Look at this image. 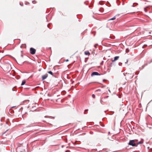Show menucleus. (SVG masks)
Wrapping results in <instances>:
<instances>
[{
  "label": "nucleus",
  "mask_w": 152,
  "mask_h": 152,
  "mask_svg": "<svg viewBox=\"0 0 152 152\" xmlns=\"http://www.w3.org/2000/svg\"><path fill=\"white\" fill-rule=\"evenodd\" d=\"M2 68L4 71L6 72H9L12 69L11 64L8 62L5 63L3 65Z\"/></svg>",
  "instance_id": "f257e3e1"
},
{
  "label": "nucleus",
  "mask_w": 152,
  "mask_h": 152,
  "mask_svg": "<svg viewBox=\"0 0 152 152\" xmlns=\"http://www.w3.org/2000/svg\"><path fill=\"white\" fill-rule=\"evenodd\" d=\"M137 141V140H130L128 143L129 145L132 146L133 147L137 146V144L135 143V142Z\"/></svg>",
  "instance_id": "f03ea898"
},
{
  "label": "nucleus",
  "mask_w": 152,
  "mask_h": 152,
  "mask_svg": "<svg viewBox=\"0 0 152 152\" xmlns=\"http://www.w3.org/2000/svg\"><path fill=\"white\" fill-rule=\"evenodd\" d=\"M30 53L32 54H34L36 52V50L34 48H31L30 50Z\"/></svg>",
  "instance_id": "7ed1b4c3"
},
{
  "label": "nucleus",
  "mask_w": 152,
  "mask_h": 152,
  "mask_svg": "<svg viewBox=\"0 0 152 152\" xmlns=\"http://www.w3.org/2000/svg\"><path fill=\"white\" fill-rule=\"evenodd\" d=\"M100 75L98 72H93L91 74V76H93L94 75Z\"/></svg>",
  "instance_id": "20e7f679"
},
{
  "label": "nucleus",
  "mask_w": 152,
  "mask_h": 152,
  "mask_svg": "<svg viewBox=\"0 0 152 152\" xmlns=\"http://www.w3.org/2000/svg\"><path fill=\"white\" fill-rule=\"evenodd\" d=\"M48 76V75L46 74L45 75H43L42 77V80H44L46 79Z\"/></svg>",
  "instance_id": "39448f33"
},
{
  "label": "nucleus",
  "mask_w": 152,
  "mask_h": 152,
  "mask_svg": "<svg viewBox=\"0 0 152 152\" xmlns=\"http://www.w3.org/2000/svg\"><path fill=\"white\" fill-rule=\"evenodd\" d=\"M84 54L85 55H88V56H89L90 55V53L88 51H85Z\"/></svg>",
  "instance_id": "423d86ee"
},
{
  "label": "nucleus",
  "mask_w": 152,
  "mask_h": 152,
  "mask_svg": "<svg viewBox=\"0 0 152 152\" xmlns=\"http://www.w3.org/2000/svg\"><path fill=\"white\" fill-rule=\"evenodd\" d=\"M36 110V106H33L32 107V109L31 111H34Z\"/></svg>",
  "instance_id": "0eeeda50"
},
{
  "label": "nucleus",
  "mask_w": 152,
  "mask_h": 152,
  "mask_svg": "<svg viewBox=\"0 0 152 152\" xmlns=\"http://www.w3.org/2000/svg\"><path fill=\"white\" fill-rule=\"evenodd\" d=\"M26 81L25 80H23L22 82V83H21V86L23 85H24L25 84V83H26Z\"/></svg>",
  "instance_id": "6e6552de"
},
{
  "label": "nucleus",
  "mask_w": 152,
  "mask_h": 152,
  "mask_svg": "<svg viewBox=\"0 0 152 152\" xmlns=\"http://www.w3.org/2000/svg\"><path fill=\"white\" fill-rule=\"evenodd\" d=\"M48 73L50 74L51 75H52L53 76H54L53 72L51 71H48Z\"/></svg>",
  "instance_id": "1a4fd4ad"
},
{
  "label": "nucleus",
  "mask_w": 152,
  "mask_h": 152,
  "mask_svg": "<svg viewBox=\"0 0 152 152\" xmlns=\"http://www.w3.org/2000/svg\"><path fill=\"white\" fill-rule=\"evenodd\" d=\"M143 143V141H141L139 142H138L136 144H137V145H138L140 144H142Z\"/></svg>",
  "instance_id": "9d476101"
},
{
  "label": "nucleus",
  "mask_w": 152,
  "mask_h": 152,
  "mask_svg": "<svg viewBox=\"0 0 152 152\" xmlns=\"http://www.w3.org/2000/svg\"><path fill=\"white\" fill-rule=\"evenodd\" d=\"M115 19V16L113 18L109 19L108 20L109 21V20H113Z\"/></svg>",
  "instance_id": "9b49d317"
},
{
  "label": "nucleus",
  "mask_w": 152,
  "mask_h": 152,
  "mask_svg": "<svg viewBox=\"0 0 152 152\" xmlns=\"http://www.w3.org/2000/svg\"><path fill=\"white\" fill-rule=\"evenodd\" d=\"M118 58H114V60H112V62H113L114 61H115L117 60L118 59Z\"/></svg>",
  "instance_id": "f8f14e48"
},
{
  "label": "nucleus",
  "mask_w": 152,
  "mask_h": 152,
  "mask_svg": "<svg viewBox=\"0 0 152 152\" xmlns=\"http://www.w3.org/2000/svg\"><path fill=\"white\" fill-rule=\"evenodd\" d=\"M92 98H93L94 99L95 97V95L94 94H93L92 95Z\"/></svg>",
  "instance_id": "ddd939ff"
},
{
  "label": "nucleus",
  "mask_w": 152,
  "mask_h": 152,
  "mask_svg": "<svg viewBox=\"0 0 152 152\" xmlns=\"http://www.w3.org/2000/svg\"><path fill=\"white\" fill-rule=\"evenodd\" d=\"M136 4L137 5H138V4H137V3H134L132 5V6L133 7H134L135 6L134 5V4Z\"/></svg>",
  "instance_id": "4468645a"
},
{
  "label": "nucleus",
  "mask_w": 152,
  "mask_h": 152,
  "mask_svg": "<svg viewBox=\"0 0 152 152\" xmlns=\"http://www.w3.org/2000/svg\"><path fill=\"white\" fill-rule=\"evenodd\" d=\"M88 110V109H86V110H85V112H84V113L85 114H86L85 112L87 111Z\"/></svg>",
  "instance_id": "2eb2a0df"
},
{
  "label": "nucleus",
  "mask_w": 152,
  "mask_h": 152,
  "mask_svg": "<svg viewBox=\"0 0 152 152\" xmlns=\"http://www.w3.org/2000/svg\"><path fill=\"white\" fill-rule=\"evenodd\" d=\"M144 11H145V12H147V9H146V8H144Z\"/></svg>",
  "instance_id": "dca6fc26"
},
{
  "label": "nucleus",
  "mask_w": 152,
  "mask_h": 152,
  "mask_svg": "<svg viewBox=\"0 0 152 152\" xmlns=\"http://www.w3.org/2000/svg\"><path fill=\"white\" fill-rule=\"evenodd\" d=\"M20 54H21V56H22H22H23V53H22V51H21V52H20Z\"/></svg>",
  "instance_id": "f3484780"
},
{
  "label": "nucleus",
  "mask_w": 152,
  "mask_h": 152,
  "mask_svg": "<svg viewBox=\"0 0 152 152\" xmlns=\"http://www.w3.org/2000/svg\"><path fill=\"white\" fill-rule=\"evenodd\" d=\"M32 3L33 4H35L36 3V1H32Z\"/></svg>",
  "instance_id": "a211bd4d"
},
{
  "label": "nucleus",
  "mask_w": 152,
  "mask_h": 152,
  "mask_svg": "<svg viewBox=\"0 0 152 152\" xmlns=\"http://www.w3.org/2000/svg\"><path fill=\"white\" fill-rule=\"evenodd\" d=\"M109 97L108 96H105L104 97V98H107Z\"/></svg>",
  "instance_id": "6ab92c4d"
},
{
  "label": "nucleus",
  "mask_w": 152,
  "mask_h": 152,
  "mask_svg": "<svg viewBox=\"0 0 152 152\" xmlns=\"http://www.w3.org/2000/svg\"><path fill=\"white\" fill-rule=\"evenodd\" d=\"M128 60H126V61L125 62V63L126 64L128 62Z\"/></svg>",
  "instance_id": "aec40b11"
},
{
  "label": "nucleus",
  "mask_w": 152,
  "mask_h": 152,
  "mask_svg": "<svg viewBox=\"0 0 152 152\" xmlns=\"http://www.w3.org/2000/svg\"><path fill=\"white\" fill-rule=\"evenodd\" d=\"M88 58V57H87V58H85V61H86V60H87Z\"/></svg>",
  "instance_id": "412c9836"
},
{
  "label": "nucleus",
  "mask_w": 152,
  "mask_h": 152,
  "mask_svg": "<svg viewBox=\"0 0 152 152\" xmlns=\"http://www.w3.org/2000/svg\"><path fill=\"white\" fill-rule=\"evenodd\" d=\"M65 61L66 62H67V61H69V60H68V59H66V60H65Z\"/></svg>",
  "instance_id": "4be33fe9"
},
{
  "label": "nucleus",
  "mask_w": 152,
  "mask_h": 152,
  "mask_svg": "<svg viewBox=\"0 0 152 152\" xmlns=\"http://www.w3.org/2000/svg\"><path fill=\"white\" fill-rule=\"evenodd\" d=\"M106 80H105V79H104V80H103V82H104V81H106Z\"/></svg>",
  "instance_id": "5701e85b"
},
{
  "label": "nucleus",
  "mask_w": 152,
  "mask_h": 152,
  "mask_svg": "<svg viewBox=\"0 0 152 152\" xmlns=\"http://www.w3.org/2000/svg\"><path fill=\"white\" fill-rule=\"evenodd\" d=\"M152 62V60L151 61H150V62H148V63H150Z\"/></svg>",
  "instance_id": "b1692460"
},
{
  "label": "nucleus",
  "mask_w": 152,
  "mask_h": 152,
  "mask_svg": "<svg viewBox=\"0 0 152 152\" xmlns=\"http://www.w3.org/2000/svg\"><path fill=\"white\" fill-rule=\"evenodd\" d=\"M120 64H122V63H119V65L120 66L121 65Z\"/></svg>",
  "instance_id": "393cba45"
},
{
  "label": "nucleus",
  "mask_w": 152,
  "mask_h": 152,
  "mask_svg": "<svg viewBox=\"0 0 152 152\" xmlns=\"http://www.w3.org/2000/svg\"><path fill=\"white\" fill-rule=\"evenodd\" d=\"M49 117V116H45V118H47V117Z\"/></svg>",
  "instance_id": "a878e982"
},
{
  "label": "nucleus",
  "mask_w": 152,
  "mask_h": 152,
  "mask_svg": "<svg viewBox=\"0 0 152 152\" xmlns=\"http://www.w3.org/2000/svg\"><path fill=\"white\" fill-rule=\"evenodd\" d=\"M102 100H100V102L101 103V104H102Z\"/></svg>",
  "instance_id": "bb28decb"
},
{
  "label": "nucleus",
  "mask_w": 152,
  "mask_h": 152,
  "mask_svg": "<svg viewBox=\"0 0 152 152\" xmlns=\"http://www.w3.org/2000/svg\"><path fill=\"white\" fill-rule=\"evenodd\" d=\"M97 91H101V90H100V89H99V90H97Z\"/></svg>",
  "instance_id": "cd10ccee"
},
{
  "label": "nucleus",
  "mask_w": 152,
  "mask_h": 152,
  "mask_svg": "<svg viewBox=\"0 0 152 152\" xmlns=\"http://www.w3.org/2000/svg\"><path fill=\"white\" fill-rule=\"evenodd\" d=\"M108 91H109L110 92V89H109V90H108Z\"/></svg>",
  "instance_id": "c85d7f7f"
},
{
  "label": "nucleus",
  "mask_w": 152,
  "mask_h": 152,
  "mask_svg": "<svg viewBox=\"0 0 152 152\" xmlns=\"http://www.w3.org/2000/svg\"><path fill=\"white\" fill-rule=\"evenodd\" d=\"M115 57H119V56H115Z\"/></svg>",
  "instance_id": "c756f323"
},
{
  "label": "nucleus",
  "mask_w": 152,
  "mask_h": 152,
  "mask_svg": "<svg viewBox=\"0 0 152 152\" xmlns=\"http://www.w3.org/2000/svg\"><path fill=\"white\" fill-rule=\"evenodd\" d=\"M133 76H134V75H132V77L131 78H133Z\"/></svg>",
  "instance_id": "7c9ffc66"
},
{
  "label": "nucleus",
  "mask_w": 152,
  "mask_h": 152,
  "mask_svg": "<svg viewBox=\"0 0 152 152\" xmlns=\"http://www.w3.org/2000/svg\"><path fill=\"white\" fill-rule=\"evenodd\" d=\"M12 91H14V90H13V88H12Z\"/></svg>",
  "instance_id": "2f4dec72"
},
{
  "label": "nucleus",
  "mask_w": 152,
  "mask_h": 152,
  "mask_svg": "<svg viewBox=\"0 0 152 152\" xmlns=\"http://www.w3.org/2000/svg\"><path fill=\"white\" fill-rule=\"evenodd\" d=\"M126 52H127V49L126 50Z\"/></svg>",
  "instance_id": "473e14b6"
},
{
  "label": "nucleus",
  "mask_w": 152,
  "mask_h": 152,
  "mask_svg": "<svg viewBox=\"0 0 152 152\" xmlns=\"http://www.w3.org/2000/svg\"><path fill=\"white\" fill-rule=\"evenodd\" d=\"M20 5H21V4L20 3Z\"/></svg>",
  "instance_id": "72a5a7b5"
},
{
  "label": "nucleus",
  "mask_w": 152,
  "mask_h": 152,
  "mask_svg": "<svg viewBox=\"0 0 152 152\" xmlns=\"http://www.w3.org/2000/svg\"><path fill=\"white\" fill-rule=\"evenodd\" d=\"M104 58H105L104 57L103 58H104Z\"/></svg>",
  "instance_id": "f704fd0d"
}]
</instances>
